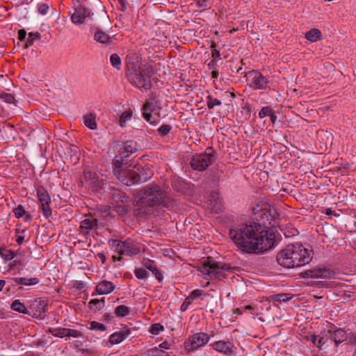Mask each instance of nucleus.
<instances>
[{
    "label": "nucleus",
    "instance_id": "f257e3e1",
    "mask_svg": "<svg viewBox=\"0 0 356 356\" xmlns=\"http://www.w3.org/2000/svg\"><path fill=\"white\" fill-rule=\"evenodd\" d=\"M229 237L241 252L262 253L275 245L274 232L260 222H243L232 226Z\"/></svg>",
    "mask_w": 356,
    "mask_h": 356
},
{
    "label": "nucleus",
    "instance_id": "f03ea898",
    "mask_svg": "<svg viewBox=\"0 0 356 356\" xmlns=\"http://www.w3.org/2000/svg\"><path fill=\"white\" fill-rule=\"evenodd\" d=\"M135 210L137 216H156L163 208L173 209L177 206V201L168 196L157 184H149L138 192Z\"/></svg>",
    "mask_w": 356,
    "mask_h": 356
},
{
    "label": "nucleus",
    "instance_id": "7ed1b4c3",
    "mask_svg": "<svg viewBox=\"0 0 356 356\" xmlns=\"http://www.w3.org/2000/svg\"><path fill=\"white\" fill-rule=\"evenodd\" d=\"M312 259L311 251L302 244H289L277 254V263L286 268H297L309 264Z\"/></svg>",
    "mask_w": 356,
    "mask_h": 356
},
{
    "label": "nucleus",
    "instance_id": "20e7f679",
    "mask_svg": "<svg viewBox=\"0 0 356 356\" xmlns=\"http://www.w3.org/2000/svg\"><path fill=\"white\" fill-rule=\"evenodd\" d=\"M113 171L115 176L127 186L144 183L150 178V176L140 175V168L136 165L131 168L129 159L118 156L113 160Z\"/></svg>",
    "mask_w": 356,
    "mask_h": 356
},
{
    "label": "nucleus",
    "instance_id": "39448f33",
    "mask_svg": "<svg viewBox=\"0 0 356 356\" xmlns=\"http://www.w3.org/2000/svg\"><path fill=\"white\" fill-rule=\"evenodd\" d=\"M152 67L136 63L127 64V77L128 81L138 88L150 90L152 87L151 73Z\"/></svg>",
    "mask_w": 356,
    "mask_h": 356
},
{
    "label": "nucleus",
    "instance_id": "423d86ee",
    "mask_svg": "<svg viewBox=\"0 0 356 356\" xmlns=\"http://www.w3.org/2000/svg\"><path fill=\"white\" fill-rule=\"evenodd\" d=\"M229 264L215 261L212 257H208L202 261L198 267V270L209 277L210 279L221 280L226 277L225 272H232L235 270Z\"/></svg>",
    "mask_w": 356,
    "mask_h": 356
},
{
    "label": "nucleus",
    "instance_id": "0eeeda50",
    "mask_svg": "<svg viewBox=\"0 0 356 356\" xmlns=\"http://www.w3.org/2000/svg\"><path fill=\"white\" fill-rule=\"evenodd\" d=\"M217 153L212 147H208L201 154L193 155L190 161V165L194 170L204 171L214 163Z\"/></svg>",
    "mask_w": 356,
    "mask_h": 356
},
{
    "label": "nucleus",
    "instance_id": "6e6552de",
    "mask_svg": "<svg viewBox=\"0 0 356 356\" xmlns=\"http://www.w3.org/2000/svg\"><path fill=\"white\" fill-rule=\"evenodd\" d=\"M252 219L257 222L264 225L266 222H270L275 220L278 213L276 210L266 202H261L255 205L252 209ZM270 224V222H269Z\"/></svg>",
    "mask_w": 356,
    "mask_h": 356
},
{
    "label": "nucleus",
    "instance_id": "1a4fd4ad",
    "mask_svg": "<svg viewBox=\"0 0 356 356\" xmlns=\"http://www.w3.org/2000/svg\"><path fill=\"white\" fill-rule=\"evenodd\" d=\"M83 179L88 187L97 193H106L112 184L100 177L96 172L91 171L84 172Z\"/></svg>",
    "mask_w": 356,
    "mask_h": 356
},
{
    "label": "nucleus",
    "instance_id": "9d476101",
    "mask_svg": "<svg viewBox=\"0 0 356 356\" xmlns=\"http://www.w3.org/2000/svg\"><path fill=\"white\" fill-rule=\"evenodd\" d=\"M209 336L204 332H197L188 337V339L184 342L185 349L188 351H193L198 349L209 341Z\"/></svg>",
    "mask_w": 356,
    "mask_h": 356
},
{
    "label": "nucleus",
    "instance_id": "9b49d317",
    "mask_svg": "<svg viewBox=\"0 0 356 356\" xmlns=\"http://www.w3.org/2000/svg\"><path fill=\"white\" fill-rule=\"evenodd\" d=\"M37 197L41 204L40 207L43 215L48 218L51 215V209L49 206L51 197L48 191L42 186H39L37 188Z\"/></svg>",
    "mask_w": 356,
    "mask_h": 356
},
{
    "label": "nucleus",
    "instance_id": "f8f14e48",
    "mask_svg": "<svg viewBox=\"0 0 356 356\" xmlns=\"http://www.w3.org/2000/svg\"><path fill=\"white\" fill-rule=\"evenodd\" d=\"M110 197L112 198L113 201V204H130V198L127 194L122 191L121 190L116 188L114 184H112L110 186V189L108 190L106 193Z\"/></svg>",
    "mask_w": 356,
    "mask_h": 356
},
{
    "label": "nucleus",
    "instance_id": "ddd939ff",
    "mask_svg": "<svg viewBox=\"0 0 356 356\" xmlns=\"http://www.w3.org/2000/svg\"><path fill=\"white\" fill-rule=\"evenodd\" d=\"M246 74H249L252 76V83L250 85L255 90H265L266 89L268 83V80L261 72L251 70L249 71Z\"/></svg>",
    "mask_w": 356,
    "mask_h": 356
},
{
    "label": "nucleus",
    "instance_id": "4468645a",
    "mask_svg": "<svg viewBox=\"0 0 356 356\" xmlns=\"http://www.w3.org/2000/svg\"><path fill=\"white\" fill-rule=\"evenodd\" d=\"M71 19L74 24H81L84 22L86 18H90V11L85 6L80 5L74 9L73 13H70Z\"/></svg>",
    "mask_w": 356,
    "mask_h": 356
},
{
    "label": "nucleus",
    "instance_id": "2eb2a0df",
    "mask_svg": "<svg viewBox=\"0 0 356 356\" xmlns=\"http://www.w3.org/2000/svg\"><path fill=\"white\" fill-rule=\"evenodd\" d=\"M47 302L42 299H36L33 301L31 308L33 313L31 312V316L33 318H38L43 320L45 318L44 313L47 311Z\"/></svg>",
    "mask_w": 356,
    "mask_h": 356
},
{
    "label": "nucleus",
    "instance_id": "dca6fc26",
    "mask_svg": "<svg viewBox=\"0 0 356 356\" xmlns=\"http://www.w3.org/2000/svg\"><path fill=\"white\" fill-rule=\"evenodd\" d=\"M209 209L213 213H218L223 209V204L222 198L216 191H212L209 194Z\"/></svg>",
    "mask_w": 356,
    "mask_h": 356
},
{
    "label": "nucleus",
    "instance_id": "f3484780",
    "mask_svg": "<svg viewBox=\"0 0 356 356\" xmlns=\"http://www.w3.org/2000/svg\"><path fill=\"white\" fill-rule=\"evenodd\" d=\"M98 227V221L92 216H86V218L80 222V232L84 236L87 235L90 230L96 229Z\"/></svg>",
    "mask_w": 356,
    "mask_h": 356
},
{
    "label": "nucleus",
    "instance_id": "a211bd4d",
    "mask_svg": "<svg viewBox=\"0 0 356 356\" xmlns=\"http://www.w3.org/2000/svg\"><path fill=\"white\" fill-rule=\"evenodd\" d=\"M142 264L144 268L146 269L150 270L152 274L155 276L156 279L159 282H161L163 280V274L157 268V266L154 261L151 260L147 258H143Z\"/></svg>",
    "mask_w": 356,
    "mask_h": 356
},
{
    "label": "nucleus",
    "instance_id": "6ab92c4d",
    "mask_svg": "<svg viewBox=\"0 0 356 356\" xmlns=\"http://www.w3.org/2000/svg\"><path fill=\"white\" fill-rule=\"evenodd\" d=\"M305 274L312 278H328L334 274V272L330 269L323 268L308 270L305 272Z\"/></svg>",
    "mask_w": 356,
    "mask_h": 356
},
{
    "label": "nucleus",
    "instance_id": "aec40b11",
    "mask_svg": "<svg viewBox=\"0 0 356 356\" xmlns=\"http://www.w3.org/2000/svg\"><path fill=\"white\" fill-rule=\"evenodd\" d=\"M131 334L129 328L124 327L123 330L115 332L111 334L109 337V342L111 344H118L126 339Z\"/></svg>",
    "mask_w": 356,
    "mask_h": 356
},
{
    "label": "nucleus",
    "instance_id": "412c9836",
    "mask_svg": "<svg viewBox=\"0 0 356 356\" xmlns=\"http://www.w3.org/2000/svg\"><path fill=\"white\" fill-rule=\"evenodd\" d=\"M214 350L226 355H232L234 353V346L229 341H218L212 344Z\"/></svg>",
    "mask_w": 356,
    "mask_h": 356
},
{
    "label": "nucleus",
    "instance_id": "4be33fe9",
    "mask_svg": "<svg viewBox=\"0 0 356 356\" xmlns=\"http://www.w3.org/2000/svg\"><path fill=\"white\" fill-rule=\"evenodd\" d=\"M172 187L177 192L184 193L189 188V184L182 178L175 176L172 180Z\"/></svg>",
    "mask_w": 356,
    "mask_h": 356
},
{
    "label": "nucleus",
    "instance_id": "5701e85b",
    "mask_svg": "<svg viewBox=\"0 0 356 356\" xmlns=\"http://www.w3.org/2000/svg\"><path fill=\"white\" fill-rule=\"evenodd\" d=\"M124 243L123 254L131 256L140 252V248H138L130 238L126 239L124 241Z\"/></svg>",
    "mask_w": 356,
    "mask_h": 356
},
{
    "label": "nucleus",
    "instance_id": "b1692460",
    "mask_svg": "<svg viewBox=\"0 0 356 356\" xmlns=\"http://www.w3.org/2000/svg\"><path fill=\"white\" fill-rule=\"evenodd\" d=\"M123 149L124 150L120 154V156H117L128 159L129 154L137 150L136 143L133 140H127L123 143Z\"/></svg>",
    "mask_w": 356,
    "mask_h": 356
},
{
    "label": "nucleus",
    "instance_id": "393cba45",
    "mask_svg": "<svg viewBox=\"0 0 356 356\" xmlns=\"http://www.w3.org/2000/svg\"><path fill=\"white\" fill-rule=\"evenodd\" d=\"M114 289V284L111 282L107 280L101 281L96 286V291L100 295L108 294L111 293Z\"/></svg>",
    "mask_w": 356,
    "mask_h": 356
},
{
    "label": "nucleus",
    "instance_id": "a878e982",
    "mask_svg": "<svg viewBox=\"0 0 356 356\" xmlns=\"http://www.w3.org/2000/svg\"><path fill=\"white\" fill-rule=\"evenodd\" d=\"M328 332L330 334L332 339H333L336 346H338L348 339V334L341 328L336 329L333 332L329 330Z\"/></svg>",
    "mask_w": 356,
    "mask_h": 356
},
{
    "label": "nucleus",
    "instance_id": "bb28decb",
    "mask_svg": "<svg viewBox=\"0 0 356 356\" xmlns=\"http://www.w3.org/2000/svg\"><path fill=\"white\" fill-rule=\"evenodd\" d=\"M10 308L17 312L20 314H26L31 316V312L26 307L24 303H22L19 300H15L11 305Z\"/></svg>",
    "mask_w": 356,
    "mask_h": 356
},
{
    "label": "nucleus",
    "instance_id": "cd10ccee",
    "mask_svg": "<svg viewBox=\"0 0 356 356\" xmlns=\"http://www.w3.org/2000/svg\"><path fill=\"white\" fill-rule=\"evenodd\" d=\"M94 39L97 42L102 44H110L112 42L111 37L100 29L95 32Z\"/></svg>",
    "mask_w": 356,
    "mask_h": 356
},
{
    "label": "nucleus",
    "instance_id": "c85d7f7f",
    "mask_svg": "<svg viewBox=\"0 0 356 356\" xmlns=\"http://www.w3.org/2000/svg\"><path fill=\"white\" fill-rule=\"evenodd\" d=\"M84 124L90 129L97 128L96 115L94 113H88L83 116Z\"/></svg>",
    "mask_w": 356,
    "mask_h": 356
},
{
    "label": "nucleus",
    "instance_id": "c756f323",
    "mask_svg": "<svg viewBox=\"0 0 356 356\" xmlns=\"http://www.w3.org/2000/svg\"><path fill=\"white\" fill-rule=\"evenodd\" d=\"M108 243L111 248L115 252H118L120 256L123 255V248L124 246V241L118 239H111Z\"/></svg>",
    "mask_w": 356,
    "mask_h": 356
},
{
    "label": "nucleus",
    "instance_id": "7c9ffc66",
    "mask_svg": "<svg viewBox=\"0 0 356 356\" xmlns=\"http://www.w3.org/2000/svg\"><path fill=\"white\" fill-rule=\"evenodd\" d=\"M143 355L144 356H170L168 353L157 347L146 350Z\"/></svg>",
    "mask_w": 356,
    "mask_h": 356
},
{
    "label": "nucleus",
    "instance_id": "2f4dec72",
    "mask_svg": "<svg viewBox=\"0 0 356 356\" xmlns=\"http://www.w3.org/2000/svg\"><path fill=\"white\" fill-rule=\"evenodd\" d=\"M305 38L311 41V42H316L318 40H320L322 34L321 32L317 29H312L310 31H307L305 33Z\"/></svg>",
    "mask_w": 356,
    "mask_h": 356
},
{
    "label": "nucleus",
    "instance_id": "473e14b6",
    "mask_svg": "<svg viewBox=\"0 0 356 356\" xmlns=\"http://www.w3.org/2000/svg\"><path fill=\"white\" fill-rule=\"evenodd\" d=\"M114 211L117 212L120 216H125L130 210V204H113Z\"/></svg>",
    "mask_w": 356,
    "mask_h": 356
},
{
    "label": "nucleus",
    "instance_id": "72a5a7b5",
    "mask_svg": "<svg viewBox=\"0 0 356 356\" xmlns=\"http://www.w3.org/2000/svg\"><path fill=\"white\" fill-rule=\"evenodd\" d=\"M104 298L92 299L89 302V307L91 309L100 310L104 307Z\"/></svg>",
    "mask_w": 356,
    "mask_h": 356
},
{
    "label": "nucleus",
    "instance_id": "f704fd0d",
    "mask_svg": "<svg viewBox=\"0 0 356 356\" xmlns=\"http://www.w3.org/2000/svg\"><path fill=\"white\" fill-rule=\"evenodd\" d=\"M207 106L209 109H213L216 106H221L222 102L217 98H213L211 95H208L206 97Z\"/></svg>",
    "mask_w": 356,
    "mask_h": 356
},
{
    "label": "nucleus",
    "instance_id": "c9c22d12",
    "mask_svg": "<svg viewBox=\"0 0 356 356\" xmlns=\"http://www.w3.org/2000/svg\"><path fill=\"white\" fill-rule=\"evenodd\" d=\"M0 255L6 261H10L14 258L15 253L10 249L0 247Z\"/></svg>",
    "mask_w": 356,
    "mask_h": 356
},
{
    "label": "nucleus",
    "instance_id": "e433bc0d",
    "mask_svg": "<svg viewBox=\"0 0 356 356\" xmlns=\"http://www.w3.org/2000/svg\"><path fill=\"white\" fill-rule=\"evenodd\" d=\"M130 312V308L125 305H119L115 309V314L118 317H124Z\"/></svg>",
    "mask_w": 356,
    "mask_h": 356
},
{
    "label": "nucleus",
    "instance_id": "4c0bfd02",
    "mask_svg": "<svg viewBox=\"0 0 356 356\" xmlns=\"http://www.w3.org/2000/svg\"><path fill=\"white\" fill-rule=\"evenodd\" d=\"M132 116L131 110L129 109L123 112L119 118V124L121 127H124L125 126L126 122L131 119Z\"/></svg>",
    "mask_w": 356,
    "mask_h": 356
},
{
    "label": "nucleus",
    "instance_id": "58836bf2",
    "mask_svg": "<svg viewBox=\"0 0 356 356\" xmlns=\"http://www.w3.org/2000/svg\"><path fill=\"white\" fill-rule=\"evenodd\" d=\"M66 330L67 328L64 327H51L49 329V332L54 337L63 338L66 337Z\"/></svg>",
    "mask_w": 356,
    "mask_h": 356
},
{
    "label": "nucleus",
    "instance_id": "ea45409f",
    "mask_svg": "<svg viewBox=\"0 0 356 356\" xmlns=\"http://www.w3.org/2000/svg\"><path fill=\"white\" fill-rule=\"evenodd\" d=\"M41 38L40 33L38 32H31L29 34V38L27 39L26 43V47H29V46L33 45L34 40L38 39L40 40Z\"/></svg>",
    "mask_w": 356,
    "mask_h": 356
},
{
    "label": "nucleus",
    "instance_id": "a19ab883",
    "mask_svg": "<svg viewBox=\"0 0 356 356\" xmlns=\"http://www.w3.org/2000/svg\"><path fill=\"white\" fill-rule=\"evenodd\" d=\"M110 61L111 65L118 70L121 67V59L117 54H111L110 56Z\"/></svg>",
    "mask_w": 356,
    "mask_h": 356
},
{
    "label": "nucleus",
    "instance_id": "79ce46f5",
    "mask_svg": "<svg viewBox=\"0 0 356 356\" xmlns=\"http://www.w3.org/2000/svg\"><path fill=\"white\" fill-rule=\"evenodd\" d=\"M90 329L93 330L105 331L106 327L101 323L92 321L90 323Z\"/></svg>",
    "mask_w": 356,
    "mask_h": 356
},
{
    "label": "nucleus",
    "instance_id": "37998d69",
    "mask_svg": "<svg viewBox=\"0 0 356 356\" xmlns=\"http://www.w3.org/2000/svg\"><path fill=\"white\" fill-rule=\"evenodd\" d=\"M163 326L160 323H154L152 325L149 331L152 334L157 335L160 333L161 331H163Z\"/></svg>",
    "mask_w": 356,
    "mask_h": 356
},
{
    "label": "nucleus",
    "instance_id": "c03bdc74",
    "mask_svg": "<svg viewBox=\"0 0 356 356\" xmlns=\"http://www.w3.org/2000/svg\"><path fill=\"white\" fill-rule=\"evenodd\" d=\"M172 129V127L170 124H162L159 129V134L162 136H166Z\"/></svg>",
    "mask_w": 356,
    "mask_h": 356
},
{
    "label": "nucleus",
    "instance_id": "a18cd8bd",
    "mask_svg": "<svg viewBox=\"0 0 356 356\" xmlns=\"http://www.w3.org/2000/svg\"><path fill=\"white\" fill-rule=\"evenodd\" d=\"M203 295H207V293L204 290L195 289L190 293L188 298L189 299H195L196 298L201 297Z\"/></svg>",
    "mask_w": 356,
    "mask_h": 356
},
{
    "label": "nucleus",
    "instance_id": "49530a36",
    "mask_svg": "<svg viewBox=\"0 0 356 356\" xmlns=\"http://www.w3.org/2000/svg\"><path fill=\"white\" fill-rule=\"evenodd\" d=\"M134 274L138 279H146L147 277V271L143 268H136L134 270Z\"/></svg>",
    "mask_w": 356,
    "mask_h": 356
},
{
    "label": "nucleus",
    "instance_id": "de8ad7c7",
    "mask_svg": "<svg viewBox=\"0 0 356 356\" xmlns=\"http://www.w3.org/2000/svg\"><path fill=\"white\" fill-rule=\"evenodd\" d=\"M0 97L1 99H3L6 103H14L15 99L14 96L12 94L3 92L1 94Z\"/></svg>",
    "mask_w": 356,
    "mask_h": 356
},
{
    "label": "nucleus",
    "instance_id": "09e8293b",
    "mask_svg": "<svg viewBox=\"0 0 356 356\" xmlns=\"http://www.w3.org/2000/svg\"><path fill=\"white\" fill-rule=\"evenodd\" d=\"M13 212H14L15 217L17 218H19L25 214L26 211L24 209L23 206L19 204L17 206V207L14 209Z\"/></svg>",
    "mask_w": 356,
    "mask_h": 356
},
{
    "label": "nucleus",
    "instance_id": "8fccbe9b",
    "mask_svg": "<svg viewBox=\"0 0 356 356\" xmlns=\"http://www.w3.org/2000/svg\"><path fill=\"white\" fill-rule=\"evenodd\" d=\"M273 109L270 106H264L259 112V116L260 118H264L266 116H269Z\"/></svg>",
    "mask_w": 356,
    "mask_h": 356
},
{
    "label": "nucleus",
    "instance_id": "3c124183",
    "mask_svg": "<svg viewBox=\"0 0 356 356\" xmlns=\"http://www.w3.org/2000/svg\"><path fill=\"white\" fill-rule=\"evenodd\" d=\"M66 337H72L78 338V337H82V334L78 330L67 328Z\"/></svg>",
    "mask_w": 356,
    "mask_h": 356
},
{
    "label": "nucleus",
    "instance_id": "603ef678",
    "mask_svg": "<svg viewBox=\"0 0 356 356\" xmlns=\"http://www.w3.org/2000/svg\"><path fill=\"white\" fill-rule=\"evenodd\" d=\"M216 44L214 42H212V43L211 44V57L213 58H220V51L218 49H216Z\"/></svg>",
    "mask_w": 356,
    "mask_h": 356
},
{
    "label": "nucleus",
    "instance_id": "864d4df0",
    "mask_svg": "<svg viewBox=\"0 0 356 356\" xmlns=\"http://www.w3.org/2000/svg\"><path fill=\"white\" fill-rule=\"evenodd\" d=\"M49 10V6L47 3L38 4V11L41 15H46Z\"/></svg>",
    "mask_w": 356,
    "mask_h": 356
},
{
    "label": "nucleus",
    "instance_id": "5fc2aeb1",
    "mask_svg": "<svg viewBox=\"0 0 356 356\" xmlns=\"http://www.w3.org/2000/svg\"><path fill=\"white\" fill-rule=\"evenodd\" d=\"M143 113H152L154 111V108H152V104L149 102H146L143 106Z\"/></svg>",
    "mask_w": 356,
    "mask_h": 356
},
{
    "label": "nucleus",
    "instance_id": "6e6d98bb",
    "mask_svg": "<svg viewBox=\"0 0 356 356\" xmlns=\"http://www.w3.org/2000/svg\"><path fill=\"white\" fill-rule=\"evenodd\" d=\"M274 300L278 302L286 301L289 300L287 294L279 293L275 296Z\"/></svg>",
    "mask_w": 356,
    "mask_h": 356
},
{
    "label": "nucleus",
    "instance_id": "4d7b16f0",
    "mask_svg": "<svg viewBox=\"0 0 356 356\" xmlns=\"http://www.w3.org/2000/svg\"><path fill=\"white\" fill-rule=\"evenodd\" d=\"M327 341V338L325 337V336H318V343L317 347L318 348H322V346L325 344V343Z\"/></svg>",
    "mask_w": 356,
    "mask_h": 356
},
{
    "label": "nucleus",
    "instance_id": "13d9d810",
    "mask_svg": "<svg viewBox=\"0 0 356 356\" xmlns=\"http://www.w3.org/2000/svg\"><path fill=\"white\" fill-rule=\"evenodd\" d=\"M28 281L25 282L26 284H23V285H35L39 283L40 280L37 277H31V278H26Z\"/></svg>",
    "mask_w": 356,
    "mask_h": 356
},
{
    "label": "nucleus",
    "instance_id": "bf43d9fd",
    "mask_svg": "<svg viewBox=\"0 0 356 356\" xmlns=\"http://www.w3.org/2000/svg\"><path fill=\"white\" fill-rule=\"evenodd\" d=\"M118 8L122 11H125L127 10V6L128 3L126 0H118Z\"/></svg>",
    "mask_w": 356,
    "mask_h": 356
},
{
    "label": "nucleus",
    "instance_id": "052dcab7",
    "mask_svg": "<svg viewBox=\"0 0 356 356\" xmlns=\"http://www.w3.org/2000/svg\"><path fill=\"white\" fill-rule=\"evenodd\" d=\"M191 304V301L189 300V298H187L185 299V300L183 302V303L181 305L180 310L181 312H185L189 305Z\"/></svg>",
    "mask_w": 356,
    "mask_h": 356
},
{
    "label": "nucleus",
    "instance_id": "680f3d73",
    "mask_svg": "<svg viewBox=\"0 0 356 356\" xmlns=\"http://www.w3.org/2000/svg\"><path fill=\"white\" fill-rule=\"evenodd\" d=\"M197 5L199 8L207 9L209 7L207 0H197Z\"/></svg>",
    "mask_w": 356,
    "mask_h": 356
},
{
    "label": "nucleus",
    "instance_id": "e2e57ef3",
    "mask_svg": "<svg viewBox=\"0 0 356 356\" xmlns=\"http://www.w3.org/2000/svg\"><path fill=\"white\" fill-rule=\"evenodd\" d=\"M318 336L315 335V334L307 336V339L308 341H310L316 347H317V343H318Z\"/></svg>",
    "mask_w": 356,
    "mask_h": 356
},
{
    "label": "nucleus",
    "instance_id": "0e129e2a",
    "mask_svg": "<svg viewBox=\"0 0 356 356\" xmlns=\"http://www.w3.org/2000/svg\"><path fill=\"white\" fill-rule=\"evenodd\" d=\"M348 343L351 344H356V333L350 332L348 334Z\"/></svg>",
    "mask_w": 356,
    "mask_h": 356
},
{
    "label": "nucleus",
    "instance_id": "69168bd1",
    "mask_svg": "<svg viewBox=\"0 0 356 356\" xmlns=\"http://www.w3.org/2000/svg\"><path fill=\"white\" fill-rule=\"evenodd\" d=\"M143 115L146 121L149 122L150 124H154V122L152 120L153 116L152 113H143Z\"/></svg>",
    "mask_w": 356,
    "mask_h": 356
},
{
    "label": "nucleus",
    "instance_id": "338daca9",
    "mask_svg": "<svg viewBox=\"0 0 356 356\" xmlns=\"http://www.w3.org/2000/svg\"><path fill=\"white\" fill-rule=\"evenodd\" d=\"M12 280L17 284H26L25 282L28 281L26 280V277H13Z\"/></svg>",
    "mask_w": 356,
    "mask_h": 356
},
{
    "label": "nucleus",
    "instance_id": "774afa93",
    "mask_svg": "<svg viewBox=\"0 0 356 356\" xmlns=\"http://www.w3.org/2000/svg\"><path fill=\"white\" fill-rule=\"evenodd\" d=\"M26 37V32L24 29H20L18 31V39L20 41H24Z\"/></svg>",
    "mask_w": 356,
    "mask_h": 356
}]
</instances>
